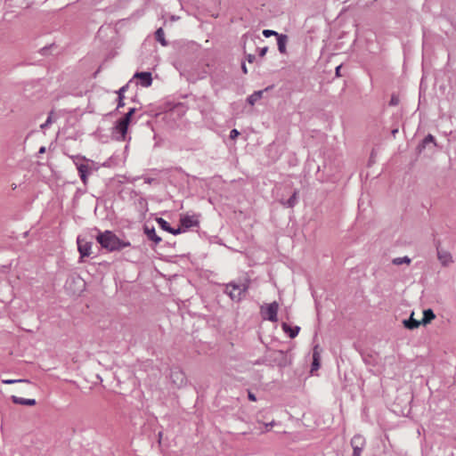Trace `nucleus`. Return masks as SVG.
Here are the masks:
<instances>
[{"instance_id":"obj_25","label":"nucleus","mask_w":456,"mask_h":456,"mask_svg":"<svg viewBox=\"0 0 456 456\" xmlns=\"http://www.w3.org/2000/svg\"><path fill=\"white\" fill-rule=\"evenodd\" d=\"M240 134V132L237 129H232L230 133V138L234 140L237 138Z\"/></svg>"},{"instance_id":"obj_6","label":"nucleus","mask_w":456,"mask_h":456,"mask_svg":"<svg viewBox=\"0 0 456 456\" xmlns=\"http://www.w3.org/2000/svg\"><path fill=\"white\" fill-rule=\"evenodd\" d=\"M77 248L81 255V257L88 256L91 254L92 243L86 241L81 237H77Z\"/></svg>"},{"instance_id":"obj_16","label":"nucleus","mask_w":456,"mask_h":456,"mask_svg":"<svg viewBox=\"0 0 456 456\" xmlns=\"http://www.w3.org/2000/svg\"><path fill=\"white\" fill-rule=\"evenodd\" d=\"M403 324L407 329L414 330V329H417L421 324V322L415 320L413 318V313H412L411 317L409 318V320L403 321Z\"/></svg>"},{"instance_id":"obj_18","label":"nucleus","mask_w":456,"mask_h":456,"mask_svg":"<svg viewBox=\"0 0 456 456\" xmlns=\"http://www.w3.org/2000/svg\"><path fill=\"white\" fill-rule=\"evenodd\" d=\"M144 232L147 234L148 238L153 240L155 243H159L161 241V238L156 234L154 228L150 229L148 227H145Z\"/></svg>"},{"instance_id":"obj_32","label":"nucleus","mask_w":456,"mask_h":456,"mask_svg":"<svg viewBox=\"0 0 456 456\" xmlns=\"http://www.w3.org/2000/svg\"><path fill=\"white\" fill-rule=\"evenodd\" d=\"M248 399L252 402H256V398L255 396V395H253L252 393H248Z\"/></svg>"},{"instance_id":"obj_15","label":"nucleus","mask_w":456,"mask_h":456,"mask_svg":"<svg viewBox=\"0 0 456 456\" xmlns=\"http://www.w3.org/2000/svg\"><path fill=\"white\" fill-rule=\"evenodd\" d=\"M438 259L444 265H447L452 262L451 254L443 250H438Z\"/></svg>"},{"instance_id":"obj_1","label":"nucleus","mask_w":456,"mask_h":456,"mask_svg":"<svg viewBox=\"0 0 456 456\" xmlns=\"http://www.w3.org/2000/svg\"><path fill=\"white\" fill-rule=\"evenodd\" d=\"M70 159L77 169L83 184L86 185L88 183V175L93 171H97L99 168L98 166L94 161L90 160L82 155L70 156Z\"/></svg>"},{"instance_id":"obj_12","label":"nucleus","mask_w":456,"mask_h":456,"mask_svg":"<svg viewBox=\"0 0 456 456\" xmlns=\"http://www.w3.org/2000/svg\"><path fill=\"white\" fill-rule=\"evenodd\" d=\"M287 42H288V37L286 35L281 34L280 36H278V37H277V45H278V49H279L281 53H283V54L286 53V52H287V50H286Z\"/></svg>"},{"instance_id":"obj_3","label":"nucleus","mask_w":456,"mask_h":456,"mask_svg":"<svg viewBox=\"0 0 456 456\" xmlns=\"http://www.w3.org/2000/svg\"><path fill=\"white\" fill-rule=\"evenodd\" d=\"M248 281H245L240 284L229 283L226 285L225 293L228 294L232 300L240 301L248 290Z\"/></svg>"},{"instance_id":"obj_27","label":"nucleus","mask_w":456,"mask_h":456,"mask_svg":"<svg viewBox=\"0 0 456 456\" xmlns=\"http://www.w3.org/2000/svg\"><path fill=\"white\" fill-rule=\"evenodd\" d=\"M297 193L295 192L292 197L288 200V204L289 207H292L294 205V201L296 200Z\"/></svg>"},{"instance_id":"obj_35","label":"nucleus","mask_w":456,"mask_h":456,"mask_svg":"<svg viewBox=\"0 0 456 456\" xmlns=\"http://www.w3.org/2000/svg\"><path fill=\"white\" fill-rule=\"evenodd\" d=\"M340 68H341V67H340V66H338V67H337V69H336V75H337V76H339V70H340Z\"/></svg>"},{"instance_id":"obj_20","label":"nucleus","mask_w":456,"mask_h":456,"mask_svg":"<svg viewBox=\"0 0 456 456\" xmlns=\"http://www.w3.org/2000/svg\"><path fill=\"white\" fill-rule=\"evenodd\" d=\"M155 37L156 40L159 41L163 46H166L167 45L166 39H165V33L164 30L159 28L155 32Z\"/></svg>"},{"instance_id":"obj_5","label":"nucleus","mask_w":456,"mask_h":456,"mask_svg":"<svg viewBox=\"0 0 456 456\" xmlns=\"http://www.w3.org/2000/svg\"><path fill=\"white\" fill-rule=\"evenodd\" d=\"M135 112V109H131L126 115L124 118H122L121 119H119L118 121V124L116 126V129L117 131L120 134V136H121V139L122 140H125L126 138V134L127 133V129H128V126L130 124V121H131V118H132V116L134 115V113Z\"/></svg>"},{"instance_id":"obj_34","label":"nucleus","mask_w":456,"mask_h":456,"mask_svg":"<svg viewBox=\"0 0 456 456\" xmlns=\"http://www.w3.org/2000/svg\"><path fill=\"white\" fill-rule=\"evenodd\" d=\"M241 68H242V71H243V73H244V74H247V73H248V69H247L246 65H245V64H242V67H241Z\"/></svg>"},{"instance_id":"obj_13","label":"nucleus","mask_w":456,"mask_h":456,"mask_svg":"<svg viewBox=\"0 0 456 456\" xmlns=\"http://www.w3.org/2000/svg\"><path fill=\"white\" fill-rule=\"evenodd\" d=\"M12 401L16 404L33 406L36 404L35 399H25L15 395L12 396Z\"/></svg>"},{"instance_id":"obj_19","label":"nucleus","mask_w":456,"mask_h":456,"mask_svg":"<svg viewBox=\"0 0 456 456\" xmlns=\"http://www.w3.org/2000/svg\"><path fill=\"white\" fill-rule=\"evenodd\" d=\"M127 87H128V85H126L124 86H122L118 92V108H122L125 106V102H124V94L125 92L127 90Z\"/></svg>"},{"instance_id":"obj_28","label":"nucleus","mask_w":456,"mask_h":456,"mask_svg":"<svg viewBox=\"0 0 456 456\" xmlns=\"http://www.w3.org/2000/svg\"><path fill=\"white\" fill-rule=\"evenodd\" d=\"M274 426V422L272 421L270 423H265V432L269 431Z\"/></svg>"},{"instance_id":"obj_31","label":"nucleus","mask_w":456,"mask_h":456,"mask_svg":"<svg viewBox=\"0 0 456 456\" xmlns=\"http://www.w3.org/2000/svg\"><path fill=\"white\" fill-rule=\"evenodd\" d=\"M51 117H48L47 120L45 121V123L42 124L40 126L41 128H45L50 123H51Z\"/></svg>"},{"instance_id":"obj_14","label":"nucleus","mask_w":456,"mask_h":456,"mask_svg":"<svg viewBox=\"0 0 456 456\" xmlns=\"http://www.w3.org/2000/svg\"><path fill=\"white\" fill-rule=\"evenodd\" d=\"M436 318V315L434 312L431 309H426L423 312V318L420 321L421 324L427 325L430 323L434 319Z\"/></svg>"},{"instance_id":"obj_23","label":"nucleus","mask_w":456,"mask_h":456,"mask_svg":"<svg viewBox=\"0 0 456 456\" xmlns=\"http://www.w3.org/2000/svg\"><path fill=\"white\" fill-rule=\"evenodd\" d=\"M263 35L265 37H272V36H275L278 37V36H280L281 34H278L276 31L274 30H271V29H264L263 30Z\"/></svg>"},{"instance_id":"obj_30","label":"nucleus","mask_w":456,"mask_h":456,"mask_svg":"<svg viewBox=\"0 0 456 456\" xmlns=\"http://www.w3.org/2000/svg\"><path fill=\"white\" fill-rule=\"evenodd\" d=\"M267 51H268V47H264V48H262V49L260 50L259 55H260L261 57H264V56L266 54Z\"/></svg>"},{"instance_id":"obj_11","label":"nucleus","mask_w":456,"mask_h":456,"mask_svg":"<svg viewBox=\"0 0 456 456\" xmlns=\"http://www.w3.org/2000/svg\"><path fill=\"white\" fill-rule=\"evenodd\" d=\"M157 223L159 224V225L164 230V231H167L169 233H172V234H178L180 232V230H175L173 228H171V226L169 225V224L164 220L163 218L161 217H159L156 219Z\"/></svg>"},{"instance_id":"obj_36","label":"nucleus","mask_w":456,"mask_h":456,"mask_svg":"<svg viewBox=\"0 0 456 456\" xmlns=\"http://www.w3.org/2000/svg\"><path fill=\"white\" fill-rule=\"evenodd\" d=\"M45 151V147H41L40 150H39V153H44Z\"/></svg>"},{"instance_id":"obj_8","label":"nucleus","mask_w":456,"mask_h":456,"mask_svg":"<svg viewBox=\"0 0 456 456\" xmlns=\"http://www.w3.org/2000/svg\"><path fill=\"white\" fill-rule=\"evenodd\" d=\"M135 78L141 80V85L144 87H149L152 83L151 74L150 72H137L134 75Z\"/></svg>"},{"instance_id":"obj_7","label":"nucleus","mask_w":456,"mask_h":456,"mask_svg":"<svg viewBox=\"0 0 456 456\" xmlns=\"http://www.w3.org/2000/svg\"><path fill=\"white\" fill-rule=\"evenodd\" d=\"M354 452L353 456H361L362 450L364 445V439L362 436H354L351 441Z\"/></svg>"},{"instance_id":"obj_24","label":"nucleus","mask_w":456,"mask_h":456,"mask_svg":"<svg viewBox=\"0 0 456 456\" xmlns=\"http://www.w3.org/2000/svg\"><path fill=\"white\" fill-rule=\"evenodd\" d=\"M23 380L22 379H3L2 382L4 384H14L16 382H22Z\"/></svg>"},{"instance_id":"obj_21","label":"nucleus","mask_w":456,"mask_h":456,"mask_svg":"<svg viewBox=\"0 0 456 456\" xmlns=\"http://www.w3.org/2000/svg\"><path fill=\"white\" fill-rule=\"evenodd\" d=\"M262 94L263 91L255 92L248 98V103L253 105L256 101H258L262 97Z\"/></svg>"},{"instance_id":"obj_26","label":"nucleus","mask_w":456,"mask_h":456,"mask_svg":"<svg viewBox=\"0 0 456 456\" xmlns=\"http://www.w3.org/2000/svg\"><path fill=\"white\" fill-rule=\"evenodd\" d=\"M435 141V138L433 137V135L431 134H428L423 141V142L425 144L428 143V142H433Z\"/></svg>"},{"instance_id":"obj_4","label":"nucleus","mask_w":456,"mask_h":456,"mask_svg":"<svg viewBox=\"0 0 456 456\" xmlns=\"http://www.w3.org/2000/svg\"><path fill=\"white\" fill-rule=\"evenodd\" d=\"M278 310L279 304L277 302H273L261 306V314L264 319L276 322L278 321Z\"/></svg>"},{"instance_id":"obj_29","label":"nucleus","mask_w":456,"mask_h":456,"mask_svg":"<svg viewBox=\"0 0 456 456\" xmlns=\"http://www.w3.org/2000/svg\"><path fill=\"white\" fill-rule=\"evenodd\" d=\"M398 102H399L398 98L395 97V96H393L391 98L390 104L391 105H396V104H398Z\"/></svg>"},{"instance_id":"obj_17","label":"nucleus","mask_w":456,"mask_h":456,"mask_svg":"<svg viewBox=\"0 0 456 456\" xmlns=\"http://www.w3.org/2000/svg\"><path fill=\"white\" fill-rule=\"evenodd\" d=\"M282 330L286 332V333H289V336L291 338H294L297 336L298 332H299V327H296L294 329H292L290 326H289L287 323H283L282 324Z\"/></svg>"},{"instance_id":"obj_10","label":"nucleus","mask_w":456,"mask_h":456,"mask_svg":"<svg viewBox=\"0 0 456 456\" xmlns=\"http://www.w3.org/2000/svg\"><path fill=\"white\" fill-rule=\"evenodd\" d=\"M182 226L191 228L198 224V220L191 216H183L180 219Z\"/></svg>"},{"instance_id":"obj_33","label":"nucleus","mask_w":456,"mask_h":456,"mask_svg":"<svg viewBox=\"0 0 456 456\" xmlns=\"http://www.w3.org/2000/svg\"><path fill=\"white\" fill-rule=\"evenodd\" d=\"M254 59H255V56H254V55H252V54H249V55L248 56V62H253Z\"/></svg>"},{"instance_id":"obj_22","label":"nucleus","mask_w":456,"mask_h":456,"mask_svg":"<svg viewBox=\"0 0 456 456\" xmlns=\"http://www.w3.org/2000/svg\"><path fill=\"white\" fill-rule=\"evenodd\" d=\"M393 263L396 265H402V264H407L409 265L411 263V259L407 256L404 257H397L393 260Z\"/></svg>"},{"instance_id":"obj_9","label":"nucleus","mask_w":456,"mask_h":456,"mask_svg":"<svg viewBox=\"0 0 456 456\" xmlns=\"http://www.w3.org/2000/svg\"><path fill=\"white\" fill-rule=\"evenodd\" d=\"M320 360H321V350L319 346H315L313 350V363L311 371L314 372L320 368Z\"/></svg>"},{"instance_id":"obj_2","label":"nucleus","mask_w":456,"mask_h":456,"mask_svg":"<svg viewBox=\"0 0 456 456\" xmlns=\"http://www.w3.org/2000/svg\"><path fill=\"white\" fill-rule=\"evenodd\" d=\"M97 241L101 246L109 251L120 250L124 248L129 247V241L121 240L117 235L110 231L99 233Z\"/></svg>"}]
</instances>
